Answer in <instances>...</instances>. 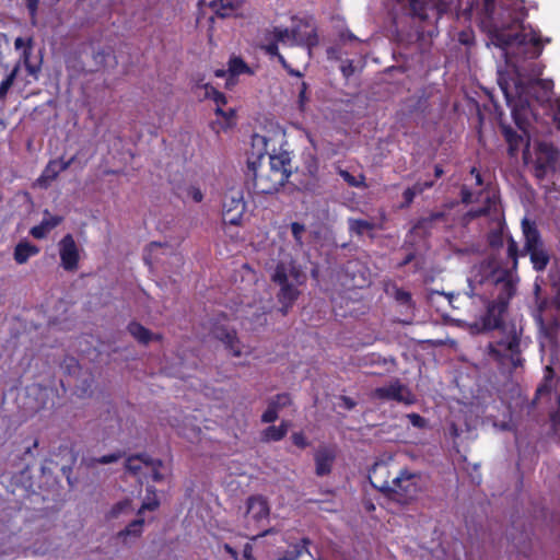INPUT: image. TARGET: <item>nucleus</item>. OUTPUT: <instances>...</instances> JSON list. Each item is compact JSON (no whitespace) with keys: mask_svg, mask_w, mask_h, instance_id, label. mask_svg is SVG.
<instances>
[{"mask_svg":"<svg viewBox=\"0 0 560 560\" xmlns=\"http://www.w3.org/2000/svg\"><path fill=\"white\" fill-rule=\"evenodd\" d=\"M470 10H479V26L490 42L501 49L515 46L518 52L528 59H537L549 44V37L542 39L539 32L529 27L526 32L524 21L527 10L524 2H469Z\"/></svg>","mask_w":560,"mask_h":560,"instance_id":"nucleus-1","label":"nucleus"},{"mask_svg":"<svg viewBox=\"0 0 560 560\" xmlns=\"http://www.w3.org/2000/svg\"><path fill=\"white\" fill-rule=\"evenodd\" d=\"M521 229L524 245L521 248L518 242L511 237L509 240V248L505 249V257L511 262L512 270H518V260L521 257L529 256L533 269L537 272L546 270L550 262V255L545 247L541 233L535 221L523 218Z\"/></svg>","mask_w":560,"mask_h":560,"instance_id":"nucleus-2","label":"nucleus"},{"mask_svg":"<svg viewBox=\"0 0 560 560\" xmlns=\"http://www.w3.org/2000/svg\"><path fill=\"white\" fill-rule=\"evenodd\" d=\"M266 153H268V139L265 136L254 135L246 175L253 180L255 192L260 195L277 192L285 184L282 173L270 171L262 165Z\"/></svg>","mask_w":560,"mask_h":560,"instance_id":"nucleus-3","label":"nucleus"},{"mask_svg":"<svg viewBox=\"0 0 560 560\" xmlns=\"http://www.w3.org/2000/svg\"><path fill=\"white\" fill-rule=\"evenodd\" d=\"M518 270L511 269V262L505 257L501 266H497L490 260L480 262L474 269L472 281L483 284L490 282L498 288L497 302H504V306H509L510 300L516 293V282Z\"/></svg>","mask_w":560,"mask_h":560,"instance_id":"nucleus-4","label":"nucleus"},{"mask_svg":"<svg viewBox=\"0 0 560 560\" xmlns=\"http://www.w3.org/2000/svg\"><path fill=\"white\" fill-rule=\"evenodd\" d=\"M271 281L279 285L277 293V300L281 305L279 311L285 316L299 299L301 294L299 287L305 283L306 276L294 264L288 268L284 262L280 261L275 267Z\"/></svg>","mask_w":560,"mask_h":560,"instance_id":"nucleus-5","label":"nucleus"},{"mask_svg":"<svg viewBox=\"0 0 560 560\" xmlns=\"http://www.w3.org/2000/svg\"><path fill=\"white\" fill-rule=\"evenodd\" d=\"M559 160L560 151L551 142L537 141L530 151V142L527 138L523 149V161L530 166L536 179L541 182L549 174L556 173Z\"/></svg>","mask_w":560,"mask_h":560,"instance_id":"nucleus-6","label":"nucleus"},{"mask_svg":"<svg viewBox=\"0 0 560 560\" xmlns=\"http://www.w3.org/2000/svg\"><path fill=\"white\" fill-rule=\"evenodd\" d=\"M488 354L500 365L509 366L511 371L523 368L525 358L522 348V331L513 327L502 338L495 342H490L487 347Z\"/></svg>","mask_w":560,"mask_h":560,"instance_id":"nucleus-7","label":"nucleus"},{"mask_svg":"<svg viewBox=\"0 0 560 560\" xmlns=\"http://www.w3.org/2000/svg\"><path fill=\"white\" fill-rule=\"evenodd\" d=\"M392 483L386 498L402 505L415 501L423 490L422 474L407 468L400 469Z\"/></svg>","mask_w":560,"mask_h":560,"instance_id":"nucleus-8","label":"nucleus"},{"mask_svg":"<svg viewBox=\"0 0 560 560\" xmlns=\"http://www.w3.org/2000/svg\"><path fill=\"white\" fill-rule=\"evenodd\" d=\"M303 26L305 28L304 31L301 30V25L292 30L275 26L272 31L267 33V36H272L277 42L282 44L290 43V45L302 46L312 50L319 44L317 31L307 23L303 24Z\"/></svg>","mask_w":560,"mask_h":560,"instance_id":"nucleus-9","label":"nucleus"},{"mask_svg":"<svg viewBox=\"0 0 560 560\" xmlns=\"http://www.w3.org/2000/svg\"><path fill=\"white\" fill-rule=\"evenodd\" d=\"M246 210L242 190L230 189L222 202V221L224 224L240 226Z\"/></svg>","mask_w":560,"mask_h":560,"instance_id":"nucleus-10","label":"nucleus"},{"mask_svg":"<svg viewBox=\"0 0 560 560\" xmlns=\"http://www.w3.org/2000/svg\"><path fill=\"white\" fill-rule=\"evenodd\" d=\"M408 13L413 20H418L419 27L424 32V26L436 23L447 10L450 2H408Z\"/></svg>","mask_w":560,"mask_h":560,"instance_id":"nucleus-11","label":"nucleus"},{"mask_svg":"<svg viewBox=\"0 0 560 560\" xmlns=\"http://www.w3.org/2000/svg\"><path fill=\"white\" fill-rule=\"evenodd\" d=\"M500 89L505 97L508 106L511 108L513 120L516 127L527 136V128L529 126L528 116L530 113L529 103L527 100H515L509 91V84L505 81H499Z\"/></svg>","mask_w":560,"mask_h":560,"instance_id":"nucleus-12","label":"nucleus"},{"mask_svg":"<svg viewBox=\"0 0 560 560\" xmlns=\"http://www.w3.org/2000/svg\"><path fill=\"white\" fill-rule=\"evenodd\" d=\"M269 515V502L264 495L255 494L247 498L245 521L248 527L253 525V527L259 528L262 524L268 523Z\"/></svg>","mask_w":560,"mask_h":560,"instance_id":"nucleus-13","label":"nucleus"},{"mask_svg":"<svg viewBox=\"0 0 560 560\" xmlns=\"http://www.w3.org/2000/svg\"><path fill=\"white\" fill-rule=\"evenodd\" d=\"M506 310L504 302L488 301L485 313L476 319L474 326L480 331L499 329L503 324V315Z\"/></svg>","mask_w":560,"mask_h":560,"instance_id":"nucleus-14","label":"nucleus"},{"mask_svg":"<svg viewBox=\"0 0 560 560\" xmlns=\"http://www.w3.org/2000/svg\"><path fill=\"white\" fill-rule=\"evenodd\" d=\"M373 397L381 400H394L405 405H412L416 402V397L412 392L398 378L394 380L386 386L376 387L373 390Z\"/></svg>","mask_w":560,"mask_h":560,"instance_id":"nucleus-15","label":"nucleus"},{"mask_svg":"<svg viewBox=\"0 0 560 560\" xmlns=\"http://www.w3.org/2000/svg\"><path fill=\"white\" fill-rule=\"evenodd\" d=\"M60 267L68 272H75L79 269L80 249L72 234H66L58 242Z\"/></svg>","mask_w":560,"mask_h":560,"instance_id":"nucleus-16","label":"nucleus"},{"mask_svg":"<svg viewBox=\"0 0 560 560\" xmlns=\"http://www.w3.org/2000/svg\"><path fill=\"white\" fill-rule=\"evenodd\" d=\"M390 466L387 462L378 460L369 470V480L372 487L387 497L392 487Z\"/></svg>","mask_w":560,"mask_h":560,"instance_id":"nucleus-17","label":"nucleus"},{"mask_svg":"<svg viewBox=\"0 0 560 560\" xmlns=\"http://www.w3.org/2000/svg\"><path fill=\"white\" fill-rule=\"evenodd\" d=\"M494 225L486 235L487 244L492 250L501 249L504 244L509 248V240L513 237L503 215L498 217L493 222Z\"/></svg>","mask_w":560,"mask_h":560,"instance_id":"nucleus-18","label":"nucleus"},{"mask_svg":"<svg viewBox=\"0 0 560 560\" xmlns=\"http://www.w3.org/2000/svg\"><path fill=\"white\" fill-rule=\"evenodd\" d=\"M289 393L277 394L268 400L267 409L261 415L262 423H273L279 418V411L292 405Z\"/></svg>","mask_w":560,"mask_h":560,"instance_id":"nucleus-19","label":"nucleus"},{"mask_svg":"<svg viewBox=\"0 0 560 560\" xmlns=\"http://www.w3.org/2000/svg\"><path fill=\"white\" fill-rule=\"evenodd\" d=\"M162 465L161 459H154L147 453L130 455L126 458L125 468L141 481L142 467L149 465Z\"/></svg>","mask_w":560,"mask_h":560,"instance_id":"nucleus-20","label":"nucleus"},{"mask_svg":"<svg viewBox=\"0 0 560 560\" xmlns=\"http://www.w3.org/2000/svg\"><path fill=\"white\" fill-rule=\"evenodd\" d=\"M268 142H270L268 140ZM270 143H268V153L265 154V158L268 156V170L278 171L283 174L284 182L287 183L291 171L290 166V158L287 153L276 154V147L273 145L271 149L269 148Z\"/></svg>","mask_w":560,"mask_h":560,"instance_id":"nucleus-21","label":"nucleus"},{"mask_svg":"<svg viewBox=\"0 0 560 560\" xmlns=\"http://www.w3.org/2000/svg\"><path fill=\"white\" fill-rule=\"evenodd\" d=\"M336 453L330 447H320L314 455L315 472L319 477L327 476L331 472Z\"/></svg>","mask_w":560,"mask_h":560,"instance_id":"nucleus-22","label":"nucleus"},{"mask_svg":"<svg viewBox=\"0 0 560 560\" xmlns=\"http://www.w3.org/2000/svg\"><path fill=\"white\" fill-rule=\"evenodd\" d=\"M201 88L205 90L203 97L210 98L215 103V105H217L215 114L218 116H222L228 120L235 117L234 109H232V108H230L229 110L223 109V106L228 102L224 93H222L219 90H217L215 88H213L210 83H206V84L201 85Z\"/></svg>","mask_w":560,"mask_h":560,"instance_id":"nucleus-23","label":"nucleus"},{"mask_svg":"<svg viewBox=\"0 0 560 560\" xmlns=\"http://www.w3.org/2000/svg\"><path fill=\"white\" fill-rule=\"evenodd\" d=\"M501 131L508 143V154L514 158L518 154L521 147L526 144L523 135L517 133L511 126L501 124Z\"/></svg>","mask_w":560,"mask_h":560,"instance_id":"nucleus-24","label":"nucleus"},{"mask_svg":"<svg viewBox=\"0 0 560 560\" xmlns=\"http://www.w3.org/2000/svg\"><path fill=\"white\" fill-rule=\"evenodd\" d=\"M310 545L311 539L308 537H303L300 541L290 545L288 550L279 552L275 560H299L305 552L310 553Z\"/></svg>","mask_w":560,"mask_h":560,"instance_id":"nucleus-25","label":"nucleus"},{"mask_svg":"<svg viewBox=\"0 0 560 560\" xmlns=\"http://www.w3.org/2000/svg\"><path fill=\"white\" fill-rule=\"evenodd\" d=\"M217 338L220 339L224 345L225 348L231 352L233 357H241L242 355V347L241 341L237 338L235 330L230 329H219L217 331Z\"/></svg>","mask_w":560,"mask_h":560,"instance_id":"nucleus-26","label":"nucleus"},{"mask_svg":"<svg viewBox=\"0 0 560 560\" xmlns=\"http://www.w3.org/2000/svg\"><path fill=\"white\" fill-rule=\"evenodd\" d=\"M39 252L40 248L37 245L27 241H21L14 247L13 258L16 264L23 265L26 264L31 257L38 255Z\"/></svg>","mask_w":560,"mask_h":560,"instance_id":"nucleus-27","label":"nucleus"},{"mask_svg":"<svg viewBox=\"0 0 560 560\" xmlns=\"http://www.w3.org/2000/svg\"><path fill=\"white\" fill-rule=\"evenodd\" d=\"M290 428V422L282 420L279 425H269L262 430L260 440L265 443L279 442L285 438Z\"/></svg>","mask_w":560,"mask_h":560,"instance_id":"nucleus-28","label":"nucleus"},{"mask_svg":"<svg viewBox=\"0 0 560 560\" xmlns=\"http://www.w3.org/2000/svg\"><path fill=\"white\" fill-rule=\"evenodd\" d=\"M445 219V213L443 211L431 212L428 217L420 218L413 225L412 230L415 232H429L435 222L442 221Z\"/></svg>","mask_w":560,"mask_h":560,"instance_id":"nucleus-29","label":"nucleus"},{"mask_svg":"<svg viewBox=\"0 0 560 560\" xmlns=\"http://www.w3.org/2000/svg\"><path fill=\"white\" fill-rule=\"evenodd\" d=\"M127 330L140 343L148 345L153 339L151 330L138 322H130L127 326Z\"/></svg>","mask_w":560,"mask_h":560,"instance_id":"nucleus-30","label":"nucleus"},{"mask_svg":"<svg viewBox=\"0 0 560 560\" xmlns=\"http://www.w3.org/2000/svg\"><path fill=\"white\" fill-rule=\"evenodd\" d=\"M159 506L160 500L156 494V489L153 486H148L145 489V498L137 513L138 516H140L143 511H155Z\"/></svg>","mask_w":560,"mask_h":560,"instance_id":"nucleus-31","label":"nucleus"},{"mask_svg":"<svg viewBox=\"0 0 560 560\" xmlns=\"http://www.w3.org/2000/svg\"><path fill=\"white\" fill-rule=\"evenodd\" d=\"M200 5L208 4L211 9L215 10L220 18L230 16L235 10L238 9L241 2H198Z\"/></svg>","mask_w":560,"mask_h":560,"instance_id":"nucleus-32","label":"nucleus"},{"mask_svg":"<svg viewBox=\"0 0 560 560\" xmlns=\"http://www.w3.org/2000/svg\"><path fill=\"white\" fill-rule=\"evenodd\" d=\"M143 524L144 520L142 517L133 520L118 533V537L121 538L124 542H126L128 536L140 537L142 534Z\"/></svg>","mask_w":560,"mask_h":560,"instance_id":"nucleus-33","label":"nucleus"},{"mask_svg":"<svg viewBox=\"0 0 560 560\" xmlns=\"http://www.w3.org/2000/svg\"><path fill=\"white\" fill-rule=\"evenodd\" d=\"M228 71L231 77H237L244 73L253 74V70L243 60V58L236 56L230 58Z\"/></svg>","mask_w":560,"mask_h":560,"instance_id":"nucleus-34","label":"nucleus"},{"mask_svg":"<svg viewBox=\"0 0 560 560\" xmlns=\"http://www.w3.org/2000/svg\"><path fill=\"white\" fill-rule=\"evenodd\" d=\"M266 39L268 40L265 45L261 46V48L265 50L267 55L270 57H277L278 61L281 63L283 68H288V61L279 52V47L277 42L272 36H267Z\"/></svg>","mask_w":560,"mask_h":560,"instance_id":"nucleus-35","label":"nucleus"},{"mask_svg":"<svg viewBox=\"0 0 560 560\" xmlns=\"http://www.w3.org/2000/svg\"><path fill=\"white\" fill-rule=\"evenodd\" d=\"M375 229V224L373 222L363 220V219H349V230L350 232L362 236L364 233L372 231Z\"/></svg>","mask_w":560,"mask_h":560,"instance_id":"nucleus-36","label":"nucleus"},{"mask_svg":"<svg viewBox=\"0 0 560 560\" xmlns=\"http://www.w3.org/2000/svg\"><path fill=\"white\" fill-rule=\"evenodd\" d=\"M19 71H20V63H16L13 67V69L11 70V72L1 81V83H0V101L5 98L9 90L11 89V86L13 85V83L16 79Z\"/></svg>","mask_w":560,"mask_h":560,"instance_id":"nucleus-37","label":"nucleus"},{"mask_svg":"<svg viewBox=\"0 0 560 560\" xmlns=\"http://www.w3.org/2000/svg\"><path fill=\"white\" fill-rule=\"evenodd\" d=\"M31 39H27L25 40L24 38L22 37H18L15 40H14V47L16 49H21L23 47H26L24 49V52H23V57H24V60H25V63H26V68L28 70L30 73H34L35 72V69L33 66L30 65L28 62V58H30V55H31Z\"/></svg>","mask_w":560,"mask_h":560,"instance_id":"nucleus-38","label":"nucleus"},{"mask_svg":"<svg viewBox=\"0 0 560 560\" xmlns=\"http://www.w3.org/2000/svg\"><path fill=\"white\" fill-rule=\"evenodd\" d=\"M60 173L61 172L59 171L57 162L55 160H51L48 162L45 170L43 171L40 178L51 182V180H55Z\"/></svg>","mask_w":560,"mask_h":560,"instance_id":"nucleus-39","label":"nucleus"},{"mask_svg":"<svg viewBox=\"0 0 560 560\" xmlns=\"http://www.w3.org/2000/svg\"><path fill=\"white\" fill-rule=\"evenodd\" d=\"M338 174L341 176V178L351 187H361L364 186V176L361 175V179H358L355 176H353L350 172L347 170L339 168Z\"/></svg>","mask_w":560,"mask_h":560,"instance_id":"nucleus-40","label":"nucleus"},{"mask_svg":"<svg viewBox=\"0 0 560 560\" xmlns=\"http://www.w3.org/2000/svg\"><path fill=\"white\" fill-rule=\"evenodd\" d=\"M124 455H125L124 452L118 451V452H115V453H112V454L103 455L101 457H95V458L91 459V465H94V464L106 465V464L116 463L121 457H124Z\"/></svg>","mask_w":560,"mask_h":560,"instance_id":"nucleus-41","label":"nucleus"},{"mask_svg":"<svg viewBox=\"0 0 560 560\" xmlns=\"http://www.w3.org/2000/svg\"><path fill=\"white\" fill-rule=\"evenodd\" d=\"M305 232V225L300 222L291 223V233L296 244L302 245V235Z\"/></svg>","mask_w":560,"mask_h":560,"instance_id":"nucleus-42","label":"nucleus"},{"mask_svg":"<svg viewBox=\"0 0 560 560\" xmlns=\"http://www.w3.org/2000/svg\"><path fill=\"white\" fill-rule=\"evenodd\" d=\"M487 202H488V205H486V206H482V207H479V208H476V209H470L467 212V215L470 219H477V218L487 215L489 213V211H490L491 199L487 198Z\"/></svg>","mask_w":560,"mask_h":560,"instance_id":"nucleus-43","label":"nucleus"},{"mask_svg":"<svg viewBox=\"0 0 560 560\" xmlns=\"http://www.w3.org/2000/svg\"><path fill=\"white\" fill-rule=\"evenodd\" d=\"M307 90H308V84L303 81L301 83V88L299 91V97H298L299 108L302 112L305 109V105L308 102Z\"/></svg>","mask_w":560,"mask_h":560,"instance_id":"nucleus-44","label":"nucleus"},{"mask_svg":"<svg viewBox=\"0 0 560 560\" xmlns=\"http://www.w3.org/2000/svg\"><path fill=\"white\" fill-rule=\"evenodd\" d=\"M48 232L49 230L43 221L38 225H35L30 230V234L37 240L44 238Z\"/></svg>","mask_w":560,"mask_h":560,"instance_id":"nucleus-45","label":"nucleus"},{"mask_svg":"<svg viewBox=\"0 0 560 560\" xmlns=\"http://www.w3.org/2000/svg\"><path fill=\"white\" fill-rule=\"evenodd\" d=\"M292 442L295 446L300 448H305L308 446V442L305 435L302 432H295L292 434Z\"/></svg>","mask_w":560,"mask_h":560,"instance_id":"nucleus-46","label":"nucleus"},{"mask_svg":"<svg viewBox=\"0 0 560 560\" xmlns=\"http://www.w3.org/2000/svg\"><path fill=\"white\" fill-rule=\"evenodd\" d=\"M162 465H149L148 468L151 469V478L154 482H161L164 480V475L161 472Z\"/></svg>","mask_w":560,"mask_h":560,"instance_id":"nucleus-47","label":"nucleus"},{"mask_svg":"<svg viewBox=\"0 0 560 560\" xmlns=\"http://www.w3.org/2000/svg\"><path fill=\"white\" fill-rule=\"evenodd\" d=\"M407 418L409 419L410 423L416 427V428H424L425 425V419L420 416L419 413H416V412H412V413H409L407 416Z\"/></svg>","mask_w":560,"mask_h":560,"instance_id":"nucleus-48","label":"nucleus"},{"mask_svg":"<svg viewBox=\"0 0 560 560\" xmlns=\"http://www.w3.org/2000/svg\"><path fill=\"white\" fill-rule=\"evenodd\" d=\"M416 196V191L410 189V187L406 188L402 192L404 202L401 208H408L413 202Z\"/></svg>","mask_w":560,"mask_h":560,"instance_id":"nucleus-49","label":"nucleus"},{"mask_svg":"<svg viewBox=\"0 0 560 560\" xmlns=\"http://www.w3.org/2000/svg\"><path fill=\"white\" fill-rule=\"evenodd\" d=\"M129 506H130V501H129V500L119 501V502H117V503L112 508V515H113V516H118L120 513H122V512H124L125 510H127Z\"/></svg>","mask_w":560,"mask_h":560,"instance_id":"nucleus-50","label":"nucleus"},{"mask_svg":"<svg viewBox=\"0 0 560 560\" xmlns=\"http://www.w3.org/2000/svg\"><path fill=\"white\" fill-rule=\"evenodd\" d=\"M551 428L556 434H560V408L550 415Z\"/></svg>","mask_w":560,"mask_h":560,"instance_id":"nucleus-51","label":"nucleus"},{"mask_svg":"<svg viewBox=\"0 0 560 560\" xmlns=\"http://www.w3.org/2000/svg\"><path fill=\"white\" fill-rule=\"evenodd\" d=\"M77 156L73 155L69 160H63L62 158L55 160L57 162V165L59 167L60 172H65L68 170L75 161Z\"/></svg>","mask_w":560,"mask_h":560,"instance_id":"nucleus-52","label":"nucleus"},{"mask_svg":"<svg viewBox=\"0 0 560 560\" xmlns=\"http://www.w3.org/2000/svg\"><path fill=\"white\" fill-rule=\"evenodd\" d=\"M242 556L244 560H257L254 556V547L250 542L244 545Z\"/></svg>","mask_w":560,"mask_h":560,"instance_id":"nucleus-53","label":"nucleus"},{"mask_svg":"<svg viewBox=\"0 0 560 560\" xmlns=\"http://www.w3.org/2000/svg\"><path fill=\"white\" fill-rule=\"evenodd\" d=\"M162 246L161 243H158V242H151L148 246H147V249L145 252L148 254L144 255L143 259L145 261V264L148 265H151V260H150V255L151 253H153L156 248H160Z\"/></svg>","mask_w":560,"mask_h":560,"instance_id":"nucleus-54","label":"nucleus"},{"mask_svg":"<svg viewBox=\"0 0 560 560\" xmlns=\"http://www.w3.org/2000/svg\"><path fill=\"white\" fill-rule=\"evenodd\" d=\"M340 70L343 74L345 78H349L352 75L353 71H354V67L352 65V61L351 60H347L343 65H341L340 67Z\"/></svg>","mask_w":560,"mask_h":560,"instance_id":"nucleus-55","label":"nucleus"},{"mask_svg":"<svg viewBox=\"0 0 560 560\" xmlns=\"http://www.w3.org/2000/svg\"><path fill=\"white\" fill-rule=\"evenodd\" d=\"M43 222L47 225L48 230L58 226L62 222V218L58 215H52L49 219L43 220Z\"/></svg>","mask_w":560,"mask_h":560,"instance_id":"nucleus-56","label":"nucleus"},{"mask_svg":"<svg viewBox=\"0 0 560 560\" xmlns=\"http://www.w3.org/2000/svg\"><path fill=\"white\" fill-rule=\"evenodd\" d=\"M189 195L195 202H201L203 199V194L197 187H190Z\"/></svg>","mask_w":560,"mask_h":560,"instance_id":"nucleus-57","label":"nucleus"},{"mask_svg":"<svg viewBox=\"0 0 560 560\" xmlns=\"http://www.w3.org/2000/svg\"><path fill=\"white\" fill-rule=\"evenodd\" d=\"M460 197H462V202L468 205L471 202L472 192L467 187L464 186L460 189Z\"/></svg>","mask_w":560,"mask_h":560,"instance_id":"nucleus-58","label":"nucleus"},{"mask_svg":"<svg viewBox=\"0 0 560 560\" xmlns=\"http://www.w3.org/2000/svg\"><path fill=\"white\" fill-rule=\"evenodd\" d=\"M470 175L475 177V180H476V185L477 186H482L483 185V179H482V175L480 173V171L476 167V166H472L470 168Z\"/></svg>","mask_w":560,"mask_h":560,"instance_id":"nucleus-59","label":"nucleus"},{"mask_svg":"<svg viewBox=\"0 0 560 560\" xmlns=\"http://www.w3.org/2000/svg\"><path fill=\"white\" fill-rule=\"evenodd\" d=\"M341 401H342V405L343 407L347 409V410H351L353 409L355 406H357V402L351 398V397H348V396H341Z\"/></svg>","mask_w":560,"mask_h":560,"instance_id":"nucleus-60","label":"nucleus"},{"mask_svg":"<svg viewBox=\"0 0 560 560\" xmlns=\"http://www.w3.org/2000/svg\"><path fill=\"white\" fill-rule=\"evenodd\" d=\"M416 258V254L413 252L407 254L405 258L398 264V268H402L409 265Z\"/></svg>","mask_w":560,"mask_h":560,"instance_id":"nucleus-61","label":"nucleus"},{"mask_svg":"<svg viewBox=\"0 0 560 560\" xmlns=\"http://www.w3.org/2000/svg\"><path fill=\"white\" fill-rule=\"evenodd\" d=\"M92 383H93V380H90L89 382H88V380L84 381V384H86V386L81 388L80 393H78V396L79 397L89 396L90 395L89 392H90Z\"/></svg>","mask_w":560,"mask_h":560,"instance_id":"nucleus-62","label":"nucleus"},{"mask_svg":"<svg viewBox=\"0 0 560 560\" xmlns=\"http://www.w3.org/2000/svg\"><path fill=\"white\" fill-rule=\"evenodd\" d=\"M224 550L229 553L234 560H238V552L229 544L224 545Z\"/></svg>","mask_w":560,"mask_h":560,"instance_id":"nucleus-63","label":"nucleus"},{"mask_svg":"<svg viewBox=\"0 0 560 560\" xmlns=\"http://www.w3.org/2000/svg\"><path fill=\"white\" fill-rule=\"evenodd\" d=\"M553 120L557 122L558 128L560 129V101L557 102Z\"/></svg>","mask_w":560,"mask_h":560,"instance_id":"nucleus-64","label":"nucleus"}]
</instances>
